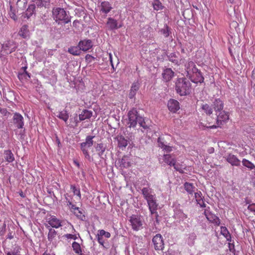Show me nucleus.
<instances>
[{
  "label": "nucleus",
  "instance_id": "obj_1",
  "mask_svg": "<svg viewBox=\"0 0 255 255\" xmlns=\"http://www.w3.org/2000/svg\"><path fill=\"white\" fill-rule=\"evenodd\" d=\"M191 86L190 81L185 78H178L175 83L176 91L181 96L190 93Z\"/></svg>",
  "mask_w": 255,
  "mask_h": 255
},
{
  "label": "nucleus",
  "instance_id": "obj_2",
  "mask_svg": "<svg viewBox=\"0 0 255 255\" xmlns=\"http://www.w3.org/2000/svg\"><path fill=\"white\" fill-rule=\"evenodd\" d=\"M52 15L54 19L58 24H59L58 22L59 21H62L64 24L68 23L71 21L70 17L67 15L63 8L57 7L53 9Z\"/></svg>",
  "mask_w": 255,
  "mask_h": 255
},
{
  "label": "nucleus",
  "instance_id": "obj_3",
  "mask_svg": "<svg viewBox=\"0 0 255 255\" xmlns=\"http://www.w3.org/2000/svg\"><path fill=\"white\" fill-rule=\"evenodd\" d=\"M128 123L129 128H134L137 124H138V121H141L143 118L138 113L135 109H132L129 111L128 113Z\"/></svg>",
  "mask_w": 255,
  "mask_h": 255
},
{
  "label": "nucleus",
  "instance_id": "obj_4",
  "mask_svg": "<svg viewBox=\"0 0 255 255\" xmlns=\"http://www.w3.org/2000/svg\"><path fill=\"white\" fill-rule=\"evenodd\" d=\"M129 221L134 231H138L142 229L143 221L140 216L132 215L130 217Z\"/></svg>",
  "mask_w": 255,
  "mask_h": 255
},
{
  "label": "nucleus",
  "instance_id": "obj_5",
  "mask_svg": "<svg viewBox=\"0 0 255 255\" xmlns=\"http://www.w3.org/2000/svg\"><path fill=\"white\" fill-rule=\"evenodd\" d=\"M219 114L217 115V124L218 126L213 125L208 127L210 128H216L223 125V123L226 122L229 119V115L228 112L225 111L219 112Z\"/></svg>",
  "mask_w": 255,
  "mask_h": 255
},
{
  "label": "nucleus",
  "instance_id": "obj_6",
  "mask_svg": "<svg viewBox=\"0 0 255 255\" xmlns=\"http://www.w3.org/2000/svg\"><path fill=\"white\" fill-rule=\"evenodd\" d=\"M152 243L154 245V248L156 251H161L164 249L163 238L160 234H156L153 237Z\"/></svg>",
  "mask_w": 255,
  "mask_h": 255
},
{
  "label": "nucleus",
  "instance_id": "obj_7",
  "mask_svg": "<svg viewBox=\"0 0 255 255\" xmlns=\"http://www.w3.org/2000/svg\"><path fill=\"white\" fill-rule=\"evenodd\" d=\"M17 48L16 44L13 41H7L2 45V50L5 54H9L14 52Z\"/></svg>",
  "mask_w": 255,
  "mask_h": 255
},
{
  "label": "nucleus",
  "instance_id": "obj_8",
  "mask_svg": "<svg viewBox=\"0 0 255 255\" xmlns=\"http://www.w3.org/2000/svg\"><path fill=\"white\" fill-rule=\"evenodd\" d=\"M106 26L108 30H114L122 27L123 23H119L116 19L112 17H109L106 22Z\"/></svg>",
  "mask_w": 255,
  "mask_h": 255
},
{
  "label": "nucleus",
  "instance_id": "obj_9",
  "mask_svg": "<svg viewBox=\"0 0 255 255\" xmlns=\"http://www.w3.org/2000/svg\"><path fill=\"white\" fill-rule=\"evenodd\" d=\"M147 203L151 214L155 215L156 220V222H158V221L157 218L158 217V215L156 211L157 210V207L158 204L156 202V198H153V199L148 200V201H147Z\"/></svg>",
  "mask_w": 255,
  "mask_h": 255
},
{
  "label": "nucleus",
  "instance_id": "obj_10",
  "mask_svg": "<svg viewBox=\"0 0 255 255\" xmlns=\"http://www.w3.org/2000/svg\"><path fill=\"white\" fill-rule=\"evenodd\" d=\"M224 158L232 166H239L240 165V160L236 155L232 153H228L225 155Z\"/></svg>",
  "mask_w": 255,
  "mask_h": 255
},
{
  "label": "nucleus",
  "instance_id": "obj_11",
  "mask_svg": "<svg viewBox=\"0 0 255 255\" xmlns=\"http://www.w3.org/2000/svg\"><path fill=\"white\" fill-rule=\"evenodd\" d=\"M204 215L209 222L218 226L220 225V220L219 218L215 214L210 212L207 209L205 210Z\"/></svg>",
  "mask_w": 255,
  "mask_h": 255
},
{
  "label": "nucleus",
  "instance_id": "obj_12",
  "mask_svg": "<svg viewBox=\"0 0 255 255\" xmlns=\"http://www.w3.org/2000/svg\"><path fill=\"white\" fill-rule=\"evenodd\" d=\"M93 46V42L90 39H84L80 40L78 43V47L80 50L83 51H87Z\"/></svg>",
  "mask_w": 255,
  "mask_h": 255
},
{
  "label": "nucleus",
  "instance_id": "obj_13",
  "mask_svg": "<svg viewBox=\"0 0 255 255\" xmlns=\"http://www.w3.org/2000/svg\"><path fill=\"white\" fill-rule=\"evenodd\" d=\"M140 87V83L138 81L134 82L130 87L128 96L130 99L135 98L137 92L139 90Z\"/></svg>",
  "mask_w": 255,
  "mask_h": 255
},
{
  "label": "nucleus",
  "instance_id": "obj_14",
  "mask_svg": "<svg viewBox=\"0 0 255 255\" xmlns=\"http://www.w3.org/2000/svg\"><path fill=\"white\" fill-rule=\"evenodd\" d=\"M13 123L18 128H22L24 126V119L19 113H15L13 117Z\"/></svg>",
  "mask_w": 255,
  "mask_h": 255
},
{
  "label": "nucleus",
  "instance_id": "obj_15",
  "mask_svg": "<svg viewBox=\"0 0 255 255\" xmlns=\"http://www.w3.org/2000/svg\"><path fill=\"white\" fill-rule=\"evenodd\" d=\"M141 191L144 199L146 201L153 198H156L155 195L152 194V189L149 188V186L143 188L141 190Z\"/></svg>",
  "mask_w": 255,
  "mask_h": 255
},
{
  "label": "nucleus",
  "instance_id": "obj_16",
  "mask_svg": "<svg viewBox=\"0 0 255 255\" xmlns=\"http://www.w3.org/2000/svg\"><path fill=\"white\" fill-rule=\"evenodd\" d=\"M117 164L121 169L127 168L130 166V159L128 156L125 155L118 160Z\"/></svg>",
  "mask_w": 255,
  "mask_h": 255
},
{
  "label": "nucleus",
  "instance_id": "obj_17",
  "mask_svg": "<svg viewBox=\"0 0 255 255\" xmlns=\"http://www.w3.org/2000/svg\"><path fill=\"white\" fill-rule=\"evenodd\" d=\"M167 107L170 111L176 113L180 109L179 102L174 99H170L167 103Z\"/></svg>",
  "mask_w": 255,
  "mask_h": 255
},
{
  "label": "nucleus",
  "instance_id": "obj_18",
  "mask_svg": "<svg viewBox=\"0 0 255 255\" xmlns=\"http://www.w3.org/2000/svg\"><path fill=\"white\" fill-rule=\"evenodd\" d=\"M95 137V136L92 135L87 136L85 141L80 143L81 149H87V148L91 147L93 144L94 141L93 139Z\"/></svg>",
  "mask_w": 255,
  "mask_h": 255
},
{
  "label": "nucleus",
  "instance_id": "obj_19",
  "mask_svg": "<svg viewBox=\"0 0 255 255\" xmlns=\"http://www.w3.org/2000/svg\"><path fill=\"white\" fill-rule=\"evenodd\" d=\"M174 72L171 68H166L164 69L162 73L163 80L165 82L170 81L174 76Z\"/></svg>",
  "mask_w": 255,
  "mask_h": 255
},
{
  "label": "nucleus",
  "instance_id": "obj_20",
  "mask_svg": "<svg viewBox=\"0 0 255 255\" xmlns=\"http://www.w3.org/2000/svg\"><path fill=\"white\" fill-rule=\"evenodd\" d=\"M48 224L53 228H58L62 226L61 222L55 216H52L48 219Z\"/></svg>",
  "mask_w": 255,
  "mask_h": 255
},
{
  "label": "nucleus",
  "instance_id": "obj_21",
  "mask_svg": "<svg viewBox=\"0 0 255 255\" xmlns=\"http://www.w3.org/2000/svg\"><path fill=\"white\" fill-rule=\"evenodd\" d=\"M212 107L216 112H219L223 110L224 103L220 99H216L213 102Z\"/></svg>",
  "mask_w": 255,
  "mask_h": 255
},
{
  "label": "nucleus",
  "instance_id": "obj_22",
  "mask_svg": "<svg viewBox=\"0 0 255 255\" xmlns=\"http://www.w3.org/2000/svg\"><path fill=\"white\" fill-rule=\"evenodd\" d=\"M191 81L194 83H203L204 82V78L200 71H198L197 73L192 76L190 78Z\"/></svg>",
  "mask_w": 255,
  "mask_h": 255
},
{
  "label": "nucleus",
  "instance_id": "obj_23",
  "mask_svg": "<svg viewBox=\"0 0 255 255\" xmlns=\"http://www.w3.org/2000/svg\"><path fill=\"white\" fill-rule=\"evenodd\" d=\"M112 9V7L111 4L109 2L104 1L101 3L100 11L103 13L107 14Z\"/></svg>",
  "mask_w": 255,
  "mask_h": 255
},
{
  "label": "nucleus",
  "instance_id": "obj_24",
  "mask_svg": "<svg viewBox=\"0 0 255 255\" xmlns=\"http://www.w3.org/2000/svg\"><path fill=\"white\" fill-rule=\"evenodd\" d=\"M18 34L23 38L29 37L30 32L28 29V26L27 25H23L20 28Z\"/></svg>",
  "mask_w": 255,
  "mask_h": 255
},
{
  "label": "nucleus",
  "instance_id": "obj_25",
  "mask_svg": "<svg viewBox=\"0 0 255 255\" xmlns=\"http://www.w3.org/2000/svg\"><path fill=\"white\" fill-rule=\"evenodd\" d=\"M93 112L88 110H84L81 114L79 115V121H84L89 119L92 116Z\"/></svg>",
  "mask_w": 255,
  "mask_h": 255
},
{
  "label": "nucleus",
  "instance_id": "obj_26",
  "mask_svg": "<svg viewBox=\"0 0 255 255\" xmlns=\"http://www.w3.org/2000/svg\"><path fill=\"white\" fill-rule=\"evenodd\" d=\"M36 6L35 4H30L27 8L23 16L24 18H29L34 13Z\"/></svg>",
  "mask_w": 255,
  "mask_h": 255
},
{
  "label": "nucleus",
  "instance_id": "obj_27",
  "mask_svg": "<svg viewBox=\"0 0 255 255\" xmlns=\"http://www.w3.org/2000/svg\"><path fill=\"white\" fill-rule=\"evenodd\" d=\"M163 160L164 161L170 165V166H172L173 164L176 161L175 158L171 154H164L163 156Z\"/></svg>",
  "mask_w": 255,
  "mask_h": 255
},
{
  "label": "nucleus",
  "instance_id": "obj_28",
  "mask_svg": "<svg viewBox=\"0 0 255 255\" xmlns=\"http://www.w3.org/2000/svg\"><path fill=\"white\" fill-rule=\"evenodd\" d=\"M151 4L153 9L156 11L162 10L164 8L160 0H153Z\"/></svg>",
  "mask_w": 255,
  "mask_h": 255
},
{
  "label": "nucleus",
  "instance_id": "obj_29",
  "mask_svg": "<svg viewBox=\"0 0 255 255\" xmlns=\"http://www.w3.org/2000/svg\"><path fill=\"white\" fill-rule=\"evenodd\" d=\"M4 158L6 161L8 163L12 162L14 160L13 154L10 150H5L4 152Z\"/></svg>",
  "mask_w": 255,
  "mask_h": 255
},
{
  "label": "nucleus",
  "instance_id": "obj_30",
  "mask_svg": "<svg viewBox=\"0 0 255 255\" xmlns=\"http://www.w3.org/2000/svg\"><path fill=\"white\" fill-rule=\"evenodd\" d=\"M159 32L161 34L166 38L171 34V28L165 24L164 27L160 29Z\"/></svg>",
  "mask_w": 255,
  "mask_h": 255
},
{
  "label": "nucleus",
  "instance_id": "obj_31",
  "mask_svg": "<svg viewBox=\"0 0 255 255\" xmlns=\"http://www.w3.org/2000/svg\"><path fill=\"white\" fill-rule=\"evenodd\" d=\"M30 74L28 73L27 71L19 72L18 74V78L21 81H27L30 78Z\"/></svg>",
  "mask_w": 255,
  "mask_h": 255
},
{
  "label": "nucleus",
  "instance_id": "obj_32",
  "mask_svg": "<svg viewBox=\"0 0 255 255\" xmlns=\"http://www.w3.org/2000/svg\"><path fill=\"white\" fill-rule=\"evenodd\" d=\"M95 148L98 155L101 157L106 150V146L103 143H100L97 144Z\"/></svg>",
  "mask_w": 255,
  "mask_h": 255
},
{
  "label": "nucleus",
  "instance_id": "obj_33",
  "mask_svg": "<svg viewBox=\"0 0 255 255\" xmlns=\"http://www.w3.org/2000/svg\"><path fill=\"white\" fill-rule=\"evenodd\" d=\"M174 217L180 221H183L187 218V215L184 214L181 210H177L175 211Z\"/></svg>",
  "mask_w": 255,
  "mask_h": 255
},
{
  "label": "nucleus",
  "instance_id": "obj_34",
  "mask_svg": "<svg viewBox=\"0 0 255 255\" xmlns=\"http://www.w3.org/2000/svg\"><path fill=\"white\" fill-rule=\"evenodd\" d=\"M118 146L119 147H126L128 144V141L124 136L121 135L117 137Z\"/></svg>",
  "mask_w": 255,
  "mask_h": 255
},
{
  "label": "nucleus",
  "instance_id": "obj_35",
  "mask_svg": "<svg viewBox=\"0 0 255 255\" xmlns=\"http://www.w3.org/2000/svg\"><path fill=\"white\" fill-rule=\"evenodd\" d=\"M56 116L66 123L69 119V114L66 110L58 112Z\"/></svg>",
  "mask_w": 255,
  "mask_h": 255
},
{
  "label": "nucleus",
  "instance_id": "obj_36",
  "mask_svg": "<svg viewBox=\"0 0 255 255\" xmlns=\"http://www.w3.org/2000/svg\"><path fill=\"white\" fill-rule=\"evenodd\" d=\"M221 234L226 238L227 241L230 242L231 241V235L226 227H221Z\"/></svg>",
  "mask_w": 255,
  "mask_h": 255
},
{
  "label": "nucleus",
  "instance_id": "obj_37",
  "mask_svg": "<svg viewBox=\"0 0 255 255\" xmlns=\"http://www.w3.org/2000/svg\"><path fill=\"white\" fill-rule=\"evenodd\" d=\"M169 61L175 65H179V61L177 56L175 53H171L167 55Z\"/></svg>",
  "mask_w": 255,
  "mask_h": 255
},
{
  "label": "nucleus",
  "instance_id": "obj_38",
  "mask_svg": "<svg viewBox=\"0 0 255 255\" xmlns=\"http://www.w3.org/2000/svg\"><path fill=\"white\" fill-rule=\"evenodd\" d=\"M27 3V0H17L16 5L18 10H24L26 8Z\"/></svg>",
  "mask_w": 255,
  "mask_h": 255
},
{
  "label": "nucleus",
  "instance_id": "obj_39",
  "mask_svg": "<svg viewBox=\"0 0 255 255\" xmlns=\"http://www.w3.org/2000/svg\"><path fill=\"white\" fill-rule=\"evenodd\" d=\"M184 189L189 194H192L194 192L195 187L193 183L185 182L184 184Z\"/></svg>",
  "mask_w": 255,
  "mask_h": 255
},
{
  "label": "nucleus",
  "instance_id": "obj_40",
  "mask_svg": "<svg viewBox=\"0 0 255 255\" xmlns=\"http://www.w3.org/2000/svg\"><path fill=\"white\" fill-rule=\"evenodd\" d=\"M201 109L207 115H211L213 113V109L207 104L201 105Z\"/></svg>",
  "mask_w": 255,
  "mask_h": 255
},
{
  "label": "nucleus",
  "instance_id": "obj_41",
  "mask_svg": "<svg viewBox=\"0 0 255 255\" xmlns=\"http://www.w3.org/2000/svg\"><path fill=\"white\" fill-rule=\"evenodd\" d=\"M72 247L74 252L77 254H80L82 253L81 248L79 243L74 242L72 244Z\"/></svg>",
  "mask_w": 255,
  "mask_h": 255
},
{
  "label": "nucleus",
  "instance_id": "obj_42",
  "mask_svg": "<svg viewBox=\"0 0 255 255\" xmlns=\"http://www.w3.org/2000/svg\"><path fill=\"white\" fill-rule=\"evenodd\" d=\"M242 163L244 166L247 167L250 170L255 169V165L252 162L246 159H243Z\"/></svg>",
  "mask_w": 255,
  "mask_h": 255
},
{
  "label": "nucleus",
  "instance_id": "obj_43",
  "mask_svg": "<svg viewBox=\"0 0 255 255\" xmlns=\"http://www.w3.org/2000/svg\"><path fill=\"white\" fill-rule=\"evenodd\" d=\"M57 235V232L53 229H50L49 230V233L48 234V241L51 242L53 240V239L56 237Z\"/></svg>",
  "mask_w": 255,
  "mask_h": 255
},
{
  "label": "nucleus",
  "instance_id": "obj_44",
  "mask_svg": "<svg viewBox=\"0 0 255 255\" xmlns=\"http://www.w3.org/2000/svg\"><path fill=\"white\" fill-rule=\"evenodd\" d=\"M198 71L199 70L195 66L194 67V68H191L190 69L186 71L187 73V76L190 78L192 77V76H194L195 73H197Z\"/></svg>",
  "mask_w": 255,
  "mask_h": 255
},
{
  "label": "nucleus",
  "instance_id": "obj_45",
  "mask_svg": "<svg viewBox=\"0 0 255 255\" xmlns=\"http://www.w3.org/2000/svg\"><path fill=\"white\" fill-rule=\"evenodd\" d=\"M66 202L67 203V205L69 207L71 211H72L73 210H78V207H77L74 204H73L71 201L70 199H68L67 197H65Z\"/></svg>",
  "mask_w": 255,
  "mask_h": 255
},
{
  "label": "nucleus",
  "instance_id": "obj_46",
  "mask_svg": "<svg viewBox=\"0 0 255 255\" xmlns=\"http://www.w3.org/2000/svg\"><path fill=\"white\" fill-rule=\"evenodd\" d=\"M10 17L13 20L16 21L17 19V16L16 15L15 10L13 9L11 5L10 6V10L8 13Z\"/></svg>",
  "mask_w": 255,
  "mask_h": 255
},
{
  "label": "nucleus",
  "instance_id": "obj_47",
  "mask_svg": "<svg viewBox=\"0 0 255 255\" xmlns=\"http://www.w3.org/2000/svg\"><path fill=\"white\" fill-rule=\"evenodd\" d=\"M80 50L77 47H71L69 48L68 52L73 55H78L80 53Z\"/></svg>",
  "mask_w": 255,
  "mask_h": 255
},
{
  "label": "nucleus",
  "instance_id": "obj_48",
  "mask_svg": "<svg viewBox=\"0 0 255 255\" xmlns=\"http://www.w3.org/2000/svg\"><path fill=\"white\" fill-rule=\"evenodd\" d=\"M147 122V121L145 122L143 118L141 121H138V124L140 127H142L143 129H147L149 128V126L146 123Z\"/></svg>",
  "mask_w": 255,
  "mask_h": 255
},
{
  "label": "nucleus",
  "instance_id": "obj_49",
  "mask_svg": "<svg viewBox=\"0 0 255 255\" xmlns=\"http://www.w3.org/2000/svg\"><path fill=\"white\" fill-rule=\"evenodd\" d=\"M74 213V214L79 219L83 220V218L85 217L84 215L83 214L82 212L79 209V208L78 207V210H73L72 211Z\"/></svg>",
  "mask_w": 255,
  "mask_h": 255
},
{
  "label": "nucleus",
  "instance_id": "obj_50",
  "mask_svg": "<svg viewBox=\"0 0 255 255\" xmlns=\"http://www.w3.org/2000/svg\"><path fill=\"white\" fill-rule=\"evenodd\" d=\"M98 234L101 236L105 237L106 238H110L111 237V234L104 230H99Z\"/></svg>",
  "mask_w": 255,
  "mask_h": 255
},
{
  "label": "nucleus",
  "instance_id": "obj_51",
  "mask_svg": "<svg viewBox=\"0 0 255 255\" xmlns=\"http://www.w3.org/2000/svg\"><path fill=\"white\" fill-rule=\"evenodd\" d=\"M71 189L72 190L73 193L75 195H77L80 198H81V193L79 188H77L74 185H71Z\"/></svg>",
  "mask_w": 255,
  "mask_h": 255
},
{
  "label": "nucleus",
  "instance_id": "obj_52",
  "mask_svg": "<svg viewBox=\"0 0 255 255\" xmlns=\"http://www.w3.org/2000/svg\"><path fill=\"white\" fill-rule=\"evenodd\" d=\"M157 142H158V146L159 147L162 148V149L166 145L164 143V142L163 141V139L162 137H159L158 138Z\"/></svg>",
  "mask_w": 255,
  "mask_h": 255
},
{
  "label": "nucleus",
  "instance_id": "obj_53",
  "mask_svg": "<svg viewBox=\"0 0 255 255\" xmlns=\"http://www.w3.org/2000/svg\"><path fill=\"white\" fill-rule=\"evenodd\" d=\"M172 166L176 171H179L180 173H183V168H182L179 164H177L176 161Z\"/></svg>",
  "mask_w": 255,
  "mask_h": 255
},
{
  "label": "nucleus",
  "instance_id": "obj_54",
  "mask_svg": "<svg viewBox=\"0 0 255 255\" xmlns=\"http://www.w3.org/2000/svg\"><path fill=\"white\" fill-rule=\"evenodd\" d=\"M96 238L97 239V241H98V243L101 245H102V246L104 247V240L103 239V236H100L99 234H97V235H96Z\"/></svg>",
  "mask_w": 255,
  "mask_h": 255
},
{
  "label": "nucleus",
  "instance_id": "obj_55",
  "mask_svg": "<svg viewBox=\"0 0 255 255\" xmlns=\"http://www.w3.org/2000/svg\"><path fill=\"white\" fill-rule=\"evenodd\" d=\"M64 237H65L66 238L68 239H73L74 240H76L78 238L76 235H72L70 234H65L64 235Z\"/></svg>",
  "mask_w": 255,
  "mask_h": 255
},
{
  "label": "nucleus",
  "instance_id": "obj_56",
  "mask_svg": "<svg viewBox=\"0 0 255 255\" xmlns=\"http://www.w3.org/2000/svg\"><path fill=\"white\" fill-rule=\"evenodd\" d=\"M185 66L186 71H187L188 70L190 69L191 68H194V67L195 66V64L193 61H190L188 62L187 64L185 65Z\"/></svg>",
  "mask_w": 255,
  "mask_h": 255
},
{
  "label": "nucleus",
  "instance_id": "obj_57",
  "mask_svg": "<svg viewBox=\"0 0 255 255\" xmlns=\"http://www.w3.org/2000/svg\"><path fill=\"white\" fill-rule=\"evenodd\" d=\"M95 59V57L90 54H87L85 56V60L88 63H91Z\"/></svg>",
  "mask_w": 255,
  "mask_h": 255
},
{
  "label": "nucleus",
  "instance_id": "obj_58",
  "mask_svg": "<svg viewBox=\"0 0 255 255\" xmlns=\"http://www.w3.org/2000/svg\"><path fill=\"white\" fill-rule=\"evenodd\" d=\"M83 154L85 155V158L91 161V157L89 154L88 149H81Z\"/></svg>",
  "mask_w": 255,
  "mask_h": 255
},
{
  "label": "nucleus",
  "instance_id": "obj_59",
  "mask_svg": "<svg viewBox=\"0 0 255 255\" xmlns=\"http://www.w3.org/2000/svg\"><path fill=\"white\" fill-rule=\"evenodd\" d=\"M14 235V233L11 231L9 229H8V233L7 235L6 239L11 240L13 238V235Z\"/></svg>",
  "mask_w": 255,
  "mask_h": 255
},
{
  "label": "nucleus",
  "instance_id": "obj_60",
  "mask_svg": "<svg viewBox=\"0 0 255 255\" xmlns=\"http://www.w3.org/2000/svg\"><path fill=\"white\" fill-rule=\"evenodd\" d=\"M197 204L200 205L201 207L204 208L206 207V204L204 202L203 198H201L200 199L197 200Z\"/></svg>",
  "mask_w": 255,
  "mask_h": 255
},
{
  "label": "nucleus",
  "instance_id": "obj_61",
  "mask_svg": "<svg viewBox=\"0 0 255 255\" xmlns=\"http://www.w3.org/2000/svg\"><path fill=\"white\" fill-rule=\"evenodd\" d=\"M5 227L6 225L5 224H3L2 228L0 230V236H3L4 235L5 232Z\"/></svg>",
  "mask_w": 255,
  "mask_h": 255
},
{
  "label": "nucleus",
  "instance_id": "obj_62",
  "mask_svg": "<svg viewBox=\"0 0 255 255\" xmlns=\"http://www.w3.org/2000/svg\"><path fill=\"white\" fill-rule=\"evenodd\" d=\"M202 194L201 191H199L198 192L195 193V198L196 199V202H197L198 199L202 198Z\"/></svg>",
  "mask_w": 255,
  "mask_h": 255
},
{
  "label": "nucleus",
  "instance_id": "obj_63",
  "mask_svg": "<svg viewBox=\"0 0 255 255\" xmlns=\"http://www.w3.org/2000/svg\"><path fill=\"white\" fill-rule=\"evenodd\" d=\"M248 209L252 212H255V204H250L248 207Z\"/></svg>",
  "mask_w": 255,
  "mask_h": 255
},
{
  "label": "nucleus",
  "instance_id": "obj_64",
  "mask_svg": "<svg viewBox=\"0 0 255 255\" xmlns=\"http://www.w3.org/2000/svg\"><path fill=\"white\" fill-rule=\"evenodd\" d=\"M163 150L166 151V152H170L172 151V147L167 145H166L165 147L163 148Z\"/></svg>",
  "mask_w": 255,
  "mask_h": 255
}]
</instances>
